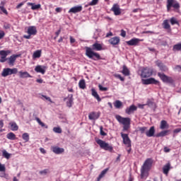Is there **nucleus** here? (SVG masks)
Masks as SVG:
<instances>
[{
	"label": "nucleus",
	"mask_w": 181,
	"mask_h": 181,
	"mask_svg": "<svg viewBox=\"0 0 181 181\" xmlns=\"http://www.w3.org/2000/svg\"><path fill=\"white\" fill-rule=\"evenodd\" d=\"M139 74L140 77L142 78L141 82L144 86H149V84H155V86H159L160 82L159 81L155 79V78H149L152 74H153V69L148 67H143L141 70L139 71ZM147 78V79H144Z\"/></svg>",
	"instance_id": "f257e3e1"
},
{
	"label": "nucleus",
	"mask_w": 181,
	"mask_h": 181,
	"mask_svg": "<svg viewBox=\"0 0 181 181\" xmlns=\"http://www.w3.org/2000/svg\"><path fill=\"white\" fill-rule=\"evenodd\" d=\"M86 56L90 59L91 60H94V62H98V60H103L101 55L98 52H100L103 50V45L98 42H95L92 45V47H86Z\"/></svg>",
	"instance_id": "f03ea898"
},
{
	"label": "nucleus",
	"mask_w": 181,
	"mask_h": 181,
	"mask_svg": "<svg viewBox=\"0 0 181 181\" xmlns=\"http://www.w3.org/2000/svg\"><path fill=\"white\" fill-rule=\"evenodd\" d=\"M152 165H153V159H146L140 170L141 179H146L149 176V170L152 169Z\"/></svg>",
	"instance_id": "7ed1b4c3"
},
{
	"label": "nucleus",
	"mask_w": 181,
	"mask_h": 181,
	"mask_svg": "<svg viewBox=\"0 0 181 181\" xmlns=\"http://www.w3.org/2000/svg\"><path fill=\"white\" fill-rule=\"evenodd\" d=\"M115 119L119 124L123 125V131H128L129 127H131V118L123 117L121 115H117Z\"/></svg>",
	"instance_id": "20e7f679"
},
{
	"label": "nucleus",
	"mask_w": 181,
	"mask_h": 181,
	"mask_svg": "<svg viewBox=\"0 0 181 181\" xmlns=\"http://www.w3.org/2000/svg\"><path fill=\"white\" fill-rule=\"evenodd\" d=\"M95 140L96 144L99 145L101 149H104V151H108L109 152H112V151H114V147H112V146L110 145V144L105 142V141H103L98 138H95Z\"/></svg>",
	"instance_id": "39448f33"
},
{
	"label": "nucleus",
	"mask_w": 181,
	"mask_h": 181,
	"mask_svg": "<svg viewBox=\"0 0 181 181\" xmlns=\"http://www.w3.org/2000/svg\"><path fill=\"white\" fill-rule=\"evenodd\" d=\"M138 131L140 134H146V136H155V126L151 127L148 130L147 127H139Z\"/></svg>",
	"instance_id": "423d86ee"
},
{
	"label": "nucleus",
	"mask_w": 181,
	"mask_h": 181,
	"mask_svg": "<svg viewBox=\"0 0 181 181\" xmlns=\"http://www.w3.org/2000/svg\"><path fill=\"white\" fill-rule=\"evenodd\" d=\"M157 76L159 77L161 81H163V83H165L167 84H173V83H175V81H173L172 77L168 76L163 73L158 72Z\"/></svg>",
	"instance_id": "0eeeda50"
},
{
	"label": "nucleus",
	"mask_w": 181,
	"mask_h": 181,
	"mask_svg": "<svg viewBox=\"0 0 181 181\" xmlns=\"http://www.w3.org/2000/svg\"><path fill=\"white\" fill-rule=\"evenodd\" d=\"M12 74H18V68H4L1 72L2 77H8Z\"/></svg>",
	"instance_id": "6e6552de"
},
{
	"label": "nucleus",
	"mask_w": 181,
	"mask_h": 181,
	"mask_svg": "<svg viewBox=\"0 0 181 181\" xmlns=\"http://www.w3.org/2000/svg\"><path fill=\"white\" fill-rule=\"evenodd\" d=\"M171 8L179 9L180 8V4L175 0H167V11H170Z\"/></svg>",
	"instance_id": "1a4fd4ad"
},
{
	"label": "nucleus",
	"mask_w": 181,
	"mask_h": 181,
	"mask_svg": "<svg viewBox=\"0 0 181 181\" xmlns=\"http://www.w3.org/2000/svg\"><path fill=\"white\" fill-rule=\"evenodd\" d=\"M66 100H67L66 107H68V108H71L73 107V104H74V98H73V94H69L67 97L64 98V101Z\"/></svg>",
	"instance_id": "9d476101"
},
{
	"label": "nucleus",
	"mask_w": 181,
	"mask_h": 181,
	"mask_svg": "<svg viewBox=\"0 0 181 181\" xmlns=\"http://www.w3.org/2000/svg\"><path fill=\"white\" fill-rule=\"evenodd\" d=\"M110 11L114 12V15H115V16H119V15H121V8H119V5H118V4H113Z\"/></svg>",
	"instance_id": "9b49d317"
},
{
	"label": "nucleus",
	"mask_w": 181,
	"mask_h": 181,
	"mask_svg": "<svg viewBox=\"0 0 181 181\" xmlns=\"http://www.w3.org/2000/svg\"><path fill=\"white\" fill-rule=\"evenodd\" d=\"M18 57H21V54H12L7 59L8 64H9V66H13L15 64V62H16V59H18Z\"/></svg>",
	"instance_id": "f8f14e48"
},
{
	"label": "nucleus",
	"mask_w": 181,
	"mask_h": 181,
	"mask_svg": "<svg viewBox=\"0 0 181 181\" xmlns=\"http://www.w3.org/2000/svg\"><path fill=\"white\" fill-rule=\"evenodd\" d=\"M136 110H138V107H136L135 105H132L126 108L125 112L127 114V115H131V114H134Z\"/></svg>",
	"instance_id": "ddd939ff"
},
{
	"label": "nucleus",
	"mask_w": 181,
	"mask_h": 181,
	"mask_svg": "<svg viewBox=\"0 0 181 181\" xmlns=\"http://www.w3.org/2000/svg\"><path fill=\"white\" fill-rule=\"evenodd\" d=\"M156 64L160 69V71L166 72L169 71V68L160 61H157Z\"/></svg>",
	"instance_id": "4468645a"
},
{
	"label": "nucleus",
	"mask_w": 181,
	"mask_h": 181,
	"mask_svg": "<svg viewBox=\"0 0 181 181\" xmlns=\"http://www.w3.org/2000/svg\"><path fill=\"white\" fill-rule=\"evenodd\" d=\"M83 11V6H75L69 9L68 11L69 13H78Z\"/></svg>",
	"instance_id": "2eb2a0df"
},
{
	"label": "nucleus",
	"mask_w": 181,
	"mask_h": 181,
	"mask_svg": "<svg viewBox=\"0 0 181 181\" xmlns=\"http://www.w3.org/2000/svg\"><path fill=\"white\" fill-rule=\"evenodd\" d=\"M18 77L20 78H32V76L28 71H18Z\"/></svg>",
	"instance_id": "dca6fc26"
},
{
	"label": "nucleus",
	"mask_w": 181,
	"mask_h": 181,
	"mask_svg": "<svg viewBox=\"0 0 181 181\" xmlns=\"http://www.w3.org/2000/svg\"><path fill=\"white\" fill-rule=\"evenodd\" d=\"M88 118L90 121H97V119H98V118H100V114H98L95 112H92L89 113Z\"/></svg>",
	"instance_id": "f3484780"
},
{
	"label": "nucleus",
	"mask_w": 181,
	"mask_h": 181,
	"mask_svg": "<svg viewBox=\"0 0 181 181\" xmlns=\"http://www.w3.org/2000/svg\"><path fill=\"white\" fill-rule=\"evenodd\" d=\"M120 40L119 37H113L109 40V43L112 46H117V45H119Z\"/></svg>",
	"instance_id": "a211bd4d"
},
{
	"label": "nucleus",
	"mask_w": 181,
	"mask_h": 181,
	"mask_svg": "<svg viewBox=\"0 0 181 181\" xmlns=\"http://www.w3.org/2000/svg\"><path fill=\"white\" fill-rule=\"evenodd\" d=\"M35 71H36V73H41V74H45V73H46V66L37 65L35 68Z\"/></svg>",
	"instance_id": "6ab92c4d"
},
{
	"label": "nucleus",
	"mask_w": 181,
	"mask_h": 181,
	"mask_svg": "<svg viewBox=\"0 0 181 181\" xmlns=\"http://www.w3.org/2000/svg\"><path fill=\"white\" fill-rule=\"evenodd\" d=\"M28 33L30 36L35 35L37 33V30L36 29V26H29L28 28Z\"/></svg>",
	"instance_id": "aec40b11"
},
{
	"label": "nucleus",
	"mask_w": 181,
	"mask_h": 181,
	"mask_svg": "<svg viewBox=\"0 0 181 181\" xmlns=\"http://www.w3.org/2000/svg\"><path fill=\"white\" fill-rule=\"evenodd\" d=\"M52 151L54 152V153L60 155V153H63V152H64V148L58 146H53L52 147Z\"/></svg>",
	"instance_id": "412c9836"
},
{
	"label": "nucleus",
	"mask_w": 181,
	"mask_h": 181,
	"mask_svg": "<svg viewBox=\"0 0 181 181\" xmlns=\"http://www.w3.org/2000/svg\"><path fill=\"white\" fill-rule=\"evenodd\" d=\"M170 170V163H168L167 164L164 165L163 167V173L168 176L169 175V171Z\"/></svg>",
	"instance_id": "4be33fe9"
},
{
	"label": "nucleus",
	"mask_w": 181,
	"mask_h": 181,
	"mask_svg": "<svg viewBox=\"0 0 181 181\" xmlns=\"http://www.w3.org/2000/svg\"><path fill=\"white\" fill-rule=\"evenodd\" d=\"M128 46H136L138 43H139V39L138 38H133L127 42H126Z\"/></svg>",
	"instance_id": "5701e85b"
},
{
	"label": "nucleus",
	"mask_w": 181,
	"mask_h": 181,
	"mask_svg": "<svg viewBox=\"0 0 181 181\" xmlns=\"http://www.w3.org/2000/svg\"><path fill=\"white\" fill-rule=\"evenodd\" d=\"M123 144L126 145L127 148H131L132 144H131V139H129V136H123Z\"/></svg>",
	"instance_id": "b1692460"
},
{
	"label": "nucleus",
	"mask_w": 181,
	"mask_h": 181,
	"mask_svg": "<svg viewBox=\"0 0 181 181\" xmlns=\"http://www.w3.org/2000/svg\"><path fill=\"white\" fill-rule=\"evenodd\" d=\"M28 5H30L31 6V9L33 11H37V9H40L42 5L40 4H35V3H28Z\"/></svg>",
	"instance_id": "393cba45"
},
{
	"label": "nucleus",
	"mask_w": 181,
	"mask_h": 181,
	"mask_svg": "<svg viewBox=\"0 0 181 181\" xmlns=\"http://www.w3.org/2000/svg\"><path fill=\"white\" fill-rule=\"evenodd\" d=\"M91 91L93 97H94V98H96L98 103H100V101H101V98H100V95L97 93V90H95V89L94 88H92Z\"/></svg>",
	"instance_id": "a878e982"
},
{
	"label": "nucleus",
	"mask_w": 181,
	"mask_h": 181,
	"mask_svg": "<svg viewBox=\"0 0 181 181\" xmlns=\"http://www.w3.org/2000/svg\"><path fill=\"white\" fill-rule=\"evenodd\" d=\"M42 56V49H38L34 52L33 59H39Z\"/></svg>",
	"instance_id": "bb28decb"
},
{
	"label": "nucleus",
	"mask_w": 181,
	"mask_h": 181,
	"mask_svg": "<svg viewBox=\"0 0 181 181\" xmlns=\"http://www.w3.org/2000/svg\"><path fill=\"white\" fill-rule=\"evenodd\" d=\"M10 53L9 50H0V57L7 58Z\"/></svg>",
	"instance_id": "cd10ccee"
},
{
	"label": "nucleus",
	"mask_w": 181,
	"mask_h": 181,
	"mask_svg": "<svg viewBox=\"0 0 181 181\" xmlns=\"http://www.w3.org/2000/svg\"><path fill=\"white\" fill-rule=\"evenodd\" d=\"M108 172V168H105V170H103L100 174L99 175V176L97 178V181H100L101 179H103V177H104V176H105V175L107 174V173Z\"/></svg>",
	"instance_id": "c85d7f7f"
},
{
	"label": "nucleus",
	"mask_w": 181,
	"mask_h": 181,
	"mask_svg": "<svg viewBox=\"0 0 181 181\" xmlns=\"http://www.w3.org/2000/svg\"><path fill=\"white\" fill-rule=\"evenodd\" d=\"M122 73L124 76H129V74H131L129 69L125 65L123 66V69L122 71Z\"/></svg>",
	"instance_id": "c756f323"
},
{
	"label": "nucleus",
	"mask_w": 181,
	"mask_h": 181,
	"mask_svg": "<svg viewBox=\"0 0 181 181\" xmlns=\"http://www.w3.org/2000/svg\"><path fill=\"white\" fill-rule=\"evenodd\" d=\"M114 107H115L117 110H119L120 108H122V103L119 100H117L114 103H113Z\"/></svg>",
	"instance_id": "7c9ffc66"
},
{
	"label": "nucleus",
	"mask_w": 181,
	"mask_h": 181,
	"mask_svg": "<svg viewBox=\"0 0 181 181\" xmlns=\"http://www.w3.org/2000/svg\"><path fill=\"white\" fill-rule=\"evenodd\" d=\"M9 125L11 131H18V124H16V122H11L9 123Z\"/></svg>",
	"instance_id": "2f4dec72"
},
{
	"label": "nucleus",
	"mask_w": 181,
	"mask_h": 181,
	"mask_svg": "<svg viewBox=\"0 0 181 181\" xmlns=\"http://www.w3.org/2000/svg\"><path fill=\"white\" fill-rule=\"evenodd\" d=\"M146 105H148L150 108H156V104L153 101L151 100V99H148Z\"/></svg>",
	"instance_id": "473e14b6"
},
{
	"label": "nucleus",
	"mask_w": 181,
	"mask_h": 181,
	"mask_svg": "<svg viewBox=\"0 0 181 181\" xmlns=\"http://www.w3.org/2000/svg\"><path fill=\"white\" fill-rule=\"evenodd\" d=\"M36 121L42 128H45V129H47V128H49V127L46 124H45L43 122H42V120L39 119V117L36 118Z\"/></svg>",
	"instance_id": "72a5a7b5"
},
{
	"label": "nucleus",
	"mask_w": 181,
	"mask_h": 181,
	"mask_svg": "<svg viewBox=\"0 0 181 181\" xmlns=\"http://www.w3.org/2000/svg\"><path fill=\"white\" fill-rule=\"evenodd\" d=\"M160 129H166L168 128V122L166 120H162L160 124Z\"/></svg>",
	"instance_id": "f704fd0d"
},
{
	"label": "nucleus",
	"mask_w": 181,
	"mask_h": 181,
	"mask_svg": "<svg viewBox=\"0 0 181 181\" xmlns=\"http://www.w3.org/2000/svg\"><path fill=\"white\" fill-rule=\"evenodd\" d=\"M79 88L84 90L86 88V81L84 79H81L78 83Z\"/></svg>",
	"instance_id": "c9c22d12"
},
{
	"label": "nucleus",
	"mask_w": 181,
	"mask_h": 181,
	"mask_svg": "<svg viewBox=\"0 0 181 181\" xmlns=\"http://www.w3.org/2000/svg\"><path fill=\"white\" fill-rule=\"evenodd\" d=\"M163 26L164 29H166V30L170 29V25L169 24V21L165 20L163 23Z\"/></svg>",
	"instance_id": "e433bc0d"
},
{
	"label": "nucleus",
	"mask_w": 181,
	"mask_h": 181,
	"mask_svg": "<svg viewBox=\"0 0 181 181\" xmlns=\"http://www.w3.org/2000/svg\"><path fill=\"white\" fill-rule=\"evenodd\" d=\"M168 134H169L168 130H163V131L160 132V133H158L157 134V136H166L167 135H168Z\"/></svg>",
	"instance_id": "4c0bfd02"
},
{
	"label": "nucleus",
	"mask_w": 181,
	"mask_h": 181,
	"mask_svg": "<svg viewBox=\"0 0 181 181\" xmlns=\"http://www.w3.org/2000/svg\"><path fill=\"white\" fill-rule=\"evenodd\" d=\"M170 22L171 23V25H179V21H177V20L176 19V18L173 17L170 19Z\"/></svg>",
	"instance_id": "58836bf2"
},
{
	"label": "nucleus",
	"mask_w": 181,
	"mask_h": 181,
	"mask_svg": "<svg viewBox=\"0 0 181 181\" xmlns=\"http://www.w3.org/2000/svg\"><path fill=\"white\" fill-rule=\"evenodd\" d=\"M100 91H108V88L103 86L101 84L98 85Z\"/></svg>",
	"instance_id": "ea45409f"
},
{
	"label": "nucleus",
	"mask_w": 181,
	"mask_h": 181,
	"mask_svg": "<svg viewBox=\"0 0 181 181\" xmlns=\"http://www.w3.org/2000/svg\"><path fill=\"white\" fill-rule=\"evenodd\" d=\"M53 132L56 134H62V128L60 127H54Z\"/></svg>",
	"instance_id": "a19ab883"
},
{
	"label": "nucleus",
	"mask_w": 181,
	"mask_h": 181,
	"mask_svg": "<svg viewBox=\"0 0 181 181\" xmlns=\"http://www.w3.org/2000/svg\"><path fill=\"white\" fill-rule=\"evenodd\" d=\"M3 156H4V158H6V159H9L11 158V154H9L6 151H4Z\"/></svg>",
	"instance_id": "79ce46f5"
},
{
	"label": "nucleus",
	"mask_w": 181,
	"mask_h": 181,
	"mask_svg": "<svg viewBox=\"0 0 181 181\" xmlns=\"http://www.w3.org/2000/svg\"><path fill=\"white\" fill-rule=\"evenodd\" d=\"M0 9L3 13H5V15H8V11H6V8L4 7V6H0Z\"/></svg>",
	"instance_id": "37998d69"
},
{
	"label": "nucleus",
	"mask_w": 181,
	"mask_h": 181,
	"mask_svg": "<svg viewBox=\"0 0 181 181\" xmlns=\"http://www.w3.org/2000/svg\"><path fill=\"white\" fill-rule=\"evenodd\" d=\"M98 4V0H92L90 3L89 5L90 6H94V5H97Z\"/></svg>",
	"instance_id": "c03bdc74"
},
{
	"label": "nucleus",
	"mask_w": 181,
	"mask_h": 181,
	"mask_svg": "<svg viewBox=\"0 0 181 181\" xmlns=\"http://www.w3.org/2000/svg\"><path fill=\"white\" fill-rule=\"evenodd\" d=\"M47 173H49V169H45L40 171V175H47Z\"/></svg>",
	"instance_id": "a18cd8bd"
},
{
	"label": "nucleus",
	"mask_w": 181,
	"mask_h": 181,
	"mask_svg": "<svg viewBox=\"0 0 181 181\" xmlns=\"http://www.w3.org/2000/svg\"><path fill=\"white\" fill-rule=\"evenodd\" d=\"M115 77L117 78H119V80H120V81H125V78L124 77L121 76L120 74L115 75Z\"/></svg>",
	"instance_id": "49530a36"
},
{
	"label": "nucleus",
	"mask_w": 181,
	"mask_h": 181,
	"mask_svg": "<svg viewBox=\"0 0 181 181\" xmlns=\"http://www.w3.org/2000/svg\"><path fill=\"white\" fill-rule=\"evenodd\" d=\"M23 5H25V1H23L20 4H18L16 8V9H19V8H22V6H23Z\"/></svg>",
	"instance_id": "de8ad7c7"
},
{
	"label": "nucleus",
	"mask_w": 181,
	"mask_h": 181,
	"mask_svg": "<svg viewBox=\"0 0 181 181\" xmlns=\"http://www.w3.org/2000/svg\"><path fill=\"white\" fill-rule=\"evenodd\" d=\"M4 29H11V24H9L8 23H5L4 24Z\"/></svg>",
	"instance_id": "09e8293b"
},
{
	"label": "nucleus",
	"mask_w": 181,
	"mask_h": 181,
	"mask_svg": "<svg viewBox=\"0 0 181 181\" xmlns=\"http://www.w3.org/2000/svg\"><path fill=\"white\" fill-rule=\"evenodd\" d=\"M5 170H6L5 165H2L0 163V172H5Z\"/></svg>",
	"instance_id": "8fccbe9b"
},
{
	"label": "nucleus",
	"mask_w": 181,
	"mask_h": 181,
	"mask_svg": "<svg viewBox=\"0 0 181 181\" xmlns=\"http://www.w3.org/2000/svg\"><path fill=\"white\" fill-rule=\"evenodd\" d=\"M42 98L47 100V101H49V103H52V99L50 98V97H47V95H42Z\"/></svg>",
	"instance_id": "3c124183"
},
{
	"label": "nucleus",
	"mask_w": 181,
	"mask_h": 181,
	"mask_svg": "<svg viewBox=\"0 0 181 181\" xmlns=\"http://www.w3.org/2000/svg\"><path fill=\"white\" fill-rule=\"evenodd\" d=\"M62 32V30H58L57 32H55L56 36L54 37V40L57 39L59 37V35H60V33Z\"/></svg>",
	"instance_id": "603ef678"
},
{
	"label": "nucleus",
	"mask_w": 181,
	"mask_h": 181,
	"mask_svg": "<svg viewBox=\"0 0 181 181\" xmlns=\"http://www.w3.org/2000/svg\"><path fill=\"white\" fill-rule=\"evenodd\" d=\"M5 62H8V58L0 57V63H5Z\"/></svg>",
	"instance_id": "864d4df0"
},
{
	"label": "nucleus",
	"mask_w": 181,
	"mask_h": 181,
	"mask_svg": "<svg viewBox=\"0 0 181 181\" xmlns=\"http://www.w3.org/2000/svg\"><path fill=\"white\" fill-rule=\"evenodd\" d=\"M120 36H122V37H125V36H127V32L124 30H121Z\"/></svg>",
	"instance_id": "5fc2aeb1"
},
{
	"label": "nucleus",
	"mask_w": 181,
	"mask_h": 181,
	"mask_svg": "<svg viewBox=\"0 0 181 181\" xmlns=\"http://www.w3.org/2000/svg\"><path fill=\"white\" fill-rule=\"evenodd\" d=\"M69 39L71 45H73V43H76V39H74L73 37L70 36Z\"/></svg>",
	"instance_id": "6e6d98bb"
},
{
	"label": "nucleus",
	"mask_w": 181,
	"mask_h": 181,
	"mask_svg": "<svg viewBox=\"0 0 181 181\" xmlns=\"http://www.w3.org/2000/svg\"><path fill=\"white\" fill-rule=\"evenodd\" d=\"M181 132V128H177L173 130L174 134H179Z\"/></svg>",
	"instance_id": "4d7b16f0"
},
{
	"label": "nucleus",
	"mask_w": 181,
	"mask_h": 181,
	"mask_svg": "<svg viewBox=\"0 0 181 181\" xmlns=\"http://www.w3.org/2000/svg\"><path fill=\"white\" fill-rule=\"evenodd\" d=\"M5 36V32L0 30V40Z\"/></svg>",
	"instance_id": "13d9d810"
},
{
	"label": "nucleus",
	"mask_w": 181,
	"mask_h": 181,
	"mask_svg": "<svg viewBox=\"0 0 181 181\" xmlns=\"http://www.w3.org/2000/svg\"><path fill=\"white\" fill-rule=\"evenodd\" d=\"M100 135H102V136H105V135H107L105 132L103 130V128H100Z\"/></svg>",
	"instance_id": "bf43d9fd"
},
{
	"label": "nucleus",
	"mask_w": 181,
	"mask_h": 181,
	"mask_svg": "<svg viewBox=\"0 0 181 181\" xmlns=\"http://www.w3.org/2000/svg\"><path fill=\"white\" fill-rule=\"evenodd\" d=\"M175 70H177V71H181V66L180 65H177L175 66Z\"/></svg>",
	"instance_id": "052dcab7"
},
{
	"label": "nucleus",
	"mask_w": 181,
	"mask_h": 181,
	"mask_svg": "<svg viewBox=\"0 0 181 181\" xmlns=\"http://www.w3.org/2000/svg\"><path fill=\"white\" fill-rule=\"evenodd\" d=\"M24 142H28L29 141V136H23Z\"/></svg>",
	"instance_id": "680f3d73"
},
{
	"label": "nucleus",
	"mask_w": 181,
	"mask_h": 181,
	"mask_svg": "<svg viewBox=\"0 0 181 181\" xmlns=\"http://www.w3.org/2000/svg\"><path fill=\"white\" fill-rule=\"evenodd\" d=\"M164 152H165L166 153H168V152H170V148H169L168 147H165Z\"/></svg>",
	"instance_id": "e2e57ef3"
},
{
	"label": "nucleus",
	"mask_w": 181,
	"mask_h": 181,
	"mask_svg": "<svg viewBox=\"0 0 181 181\" xmlns=\"http://www.w3.org/2000/svg\"><path fill=\"white\" fill-rule=\"evenodd\" d=\"M55 11L57 12V13L62 12V8H60V7L56 8Z\"/></svg>",
	"instance_id": "0e129e2a"
},
{
	"label": "nucleus",
	"mask_w": 181,
	"mask_h": 181,
	"mask_svg": "<svg viewBox=\"0 0 181 181\" xmlns=\"http://www.w3.org/2000/svg\"><path fill=\"white\" fill-rule=\"evenodd\" d=\"M126 150H127L128 154L131 153V151H132L131 147H127V148H126Z\"/></svg>",
	"instance_id": "69168bd1"
},
{
	"label": "nucleus",
	"mask_w": 181,
	"mask_h": 181,
	"mask_svg": "<svg viewBox=\"0 0 181 181\" xmlns=\"http://www.w3.org/2000/svg\"><path fill=\"white\" fill-rule=\"evenodd\" d=\"M6 136H15V134L10 132L8 134H6Z\"/></svg>",
	"instance_id": "338daca9"
},
{
	"label": "nucleus",
	"mask_w": 181,
	"mask_h": 181,
	"mask_svg": "<svg viewBox=\"0 0 181 181\" xmlns=\"http://www.w3.org/2000/svg\"><path fill=\"white\" fill-rule=\"evenodd\" d=\"M128 181H134V177H132V175L131 174L129 175Z\"/></svg>",
	"instance_id": "774afa93"
}]
</instances>
